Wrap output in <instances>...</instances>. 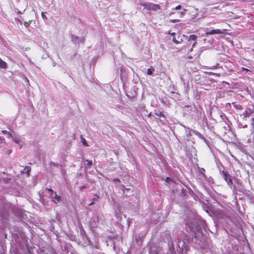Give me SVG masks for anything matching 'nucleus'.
Instances as JSON below:
<instances>
[{
	"label": "nucleus",
	"instance_id": "f257e3e1",
	"mask_svg": "<svg viewBox=\"0 0 254 254\" xmlns=\"http://www.w3.org/2000/svg\"><path fill=\"white\" fill-rule=\"evenodd\" d=\"M221 174L224 178L225 181L227 183V184L229 186H232L233 185V182L232 180L231 176L229 173L225 171L222 170L221 172Z\"/></svg>",
	"mask_w": 254,
	"mask_h": 254
},
{
	"label": "nucleus",
	"instance_id": "f03ea898",
	"mask_svg": "<svg viewBox=\"0 0 254 254\" xmlns=\"http://www.w3.org/2000/svg\"><path fill=\"white\" fill-rule=\"evenodd\" d=\"M226 32L225 29H213V30H208L207 29H206L205 31V35H213V34H225Z\"/></svg>",
	"mask_w": 254,
	"mask_h": 254
},
{
	"label": "nucleus",
	"instance_id": "7ed1b4c3",
	"mask_svg": "<svg viewBox=\"0 0 254 254\" xmlns=\"http://www.w3.org/2000/svg\"><path fill=\"white\" fill-rule=\"evenodd\" d=\"M160 9L161 7L159 4L152 3H148V6L147 9L148 10H156Z\"/></svg>",
	"mask_w": 254,
	"mask_h": 254
},
{
	"label": "nucleus",
	"instance_id": "20e7f679",
	"mask_svg": "<svg viewBox=\"0 0 254 254\" xmlns=\"http://www.w3.org/2000/svg\"><path fill=\"white\" fill-rule=\"evenodd\" d=\"M251 114H252V112L250 110H246L243 113V117L244 118L249 117Z\"/></svg>",
	"mask_w": 254,
	"mask_h": 254
},
{
	"label": "nucleus",
	"instance_id": "39448f33",
	"mask_svg": "<svg viewBox=\"0 0 254 254\" xmlns=\"http://www.w3.org/2000/svg\"><path fill=\"white\" fill-rule=\"evenodd\" d=\"M7 67V64L1 59L0 60V67L5 69Z\"/></svg>",
	"mask_w": 254,
	"mask_h": 254
},
{
	"label": "nucleus",
	"instance_id": "423d86ee",
	"mask_svg": "<svg viewBox=\"0 0 254 254\" xmlns=\"http://www.w3.org/2000/svg\"><path fill=\"white\" fill-rule=\"evenodd\" d=\"M197 36L195 35H191L189 36L188 40H193L196 42Z\"/></svg>",
	"mask_w": 254,
	"mask_h": 254
},
{
	"label": "nucleus",
	"instance_id": "0eeeda50",
	"mask_svg": "<svg viewBox=\"0 0 254 254\" xmlns=\"http://www.w3.org/2000/svg\"><path fill=\"white\" fill-rule=\"evenodd\" d=\"M24 170L25 171V172L27 174V176H29L30 173L31 171V167L30 166H26Z\"/></svg>",
	"mask_w": 254,
	"mask_h": 254
},
{
	"label": "nucleus",
	"instance_id": "6e6552de",
	"mask_svg": "<svg viewBox=\"0 0 254 254\" xmlns=\"http://www.w3.org/2000/svg\"><path fill=\"white\" fill-rule=\"evenodd\" d=\"M80 139H81V142H82V144L84 146H88V144L87 143V141L85 140V139L83 137L82 135L80 136Z\"/></svg>",
	"mask_w": 254,
	"mask_h": 254
},
{
	"label": "nucleus",
	"instance_id": "1a4fd4ad",
	"mask_svg": "<svg viewBox=\"0 0 254 254\" xmlns=\"http://www.w3.org/2000/svg\"><path fill=\"white\" fill-rule=\"evenodd\" d=\"M154 71V68L152 66H151L149 68L147 69V74L148 75H151L153 73V72Z\"/></svg>",
	"mask_w": 254,
	"mask_h": 254
},
{
	"label": "nucleus",
	"instance_id": "9d476101",
	"mask_svg": "<svg viewBox=\"0 0 254 254\" xmlns=\"http://www.w3.org/2000/svg\"><path fill=\"white\" fill-rule=\"evenodd\" d=\"M173 41L176 44H178L180 43H181V42L182 41V39H181V41H179V40H177L175 37H174L173 38Z\"/></svg>",
	"mask_w": 254,
	"mask_h": 254
},
{
	"label": "nucleus",
	"instance_id": "9b49d317",
	"mask_svg": "<svg viewBox=\"0 0 254 254\" xmlns=\"http://www.w3.org/2000/svg\"><path fill=\"white\" fill-rule=\"evenodd\" d=\"M54 198L56 199L58 202H60V201L61 200V196L57 194L56 193H55Z\"/></svg>",
	"mask_w": 254,
	"mask_h": 254
},
{
	"label": "nucleus",
	"instance_id": "f8f14e48",
	"mask_svg": "<svg viewBox=\"0 0 254 254\" xmlns=\"http://www.w3.org/2000/svg\"><path fill=\"white\" fill-rule=\"evenodd\" d=\"M190 230H191L192 232H193V233H195L196 231H198V229H198V228L197 226H196V228H194H194H193V227L190 226Z\"/></svg>",
	"mask_w": 254,
	"mask_h": 254
},
{
	"label": "nucleus",
	"instance_id": "ddd939ff",
	"mask_svg": "<svg viewBox=\"0 0 254 254\" xmlns=\"http://www.w3.org/2000/svg\"><path fill=\"white\" fill-rule=\"evenodd\" d=\"M87 162V165L88 167H90L92 165V161L91 160H86Z\"/></svg>",
	"mask_w": 254,
	"mask_h": 254
},
{
	"label": "nucleus",
	"instance_id": "4468645a",
	"mask_svg": "<svg viewBox=\"0 0 254 254\" xmlns=\"http://www.w3.org/2000/svg\"><path fill=\"white\" fill-rule=\"evenodd\" d=\"M140 4L144 6L145 8L147 9L148 3H141Z\"/></svg>",
	"mask_w": 254,
	"mask_h": 254
},
{
	"label": "nucleus",
	"instance_id": "2eb2a0df",
	"mask_svg": "<svg viewBox=\"0 0 254 254\" xmlns=\"http://www.w3.org/2000/svg\"><path fill=\"white\" fill-rule=\"evenodd\" d=\"M150 254H158V253L157 251H153L151 250L149 251Z\"/></svg>",
	"mask_w": 254,
	"mask_h": 254
},
{
	"label": "nucleus",
	"instance_id": "dca6fc26",
	"mask_svg": "<svg viewBox=\"0 0 254 254\" xmlns=\"http://www.w3.org/2000/svg\"><path fill=\"white\" fill-rule=\"evenodd\" d=\"M241 70H243V71H251H251L250 70H249V69H247V68H245V67H241Z\"/></svg>",
	"mask_w": 254,
	"mask_h": 254
},
{
	"label": "nucleus",
	"instance_id": "f3484780",
	"mask_svg": "<svg viewBox=\"0 0 254 254\" xmlns=\"http://www.w3.org/2000/svg\"><path fill=\"white\" fill-rule=\"evenodd\" d=\"M196 42H194L193 43V44H192V47H191V49H190V52H192V50H193V47L195 46V44H196Z\"/></svg>",
	"mask_w": 254,
	"mask_h": 254
},
{
	"label": "nucleus",
	"instance_id": "a211bd4d",
	"mask_svg": "<svg viewBox=\"0 0 254 254\" xmlns=\"http://www.w3.org/2000/svg\"><path fill=\"white\" fill-rule=\"evenodd\" d=\"M8 137H11L12 138H13V136L12 135L11 133L10 132H8L6 134Z\"/></svg>",
	"mask_w": 254,
	"mask_h": 254
},
{
	"label": "nucleus",
	"instance_id": "6ab92c4d",
	"mask_svg": "<svg viewBox=\"0 0 254 254\" xmlns=\"http://www.w3.org/2000/svg\"><path fill=\"white\" fill-rule=\"evenodd\" d=\"M41 15L43 19H47V16L45 15V14L43 12H42Z\"/></svg>",
	"mask_w": 254,
	"mask_h": 254
},
{
	"label": "nucleus",
	"instance_id": "aec40b11",
	"mask_svg": "<svg viewBox=\"0 0 254 254\" xmlns=\"http://www.w3.org/2000/svg\"><path fill=\"white\" fill-rule=\"evenodd\" d=\"M113 181H114V182H119V183L121 182V181H120V180L119 178L113 179Z\"/></svg>",
	"mask_w": 254,
	"mask_h": 254
},
{
	"label": "nucleus",
	"instance_id": "412c9836",
	"mask_svg": "<svg viewBox=\"0 0 254 254\" xmlns=\"http://www.w3.org/2000/svg\"><path fill=\"white\" fill-rule=\"evenodd\" d=\"M210 74H213L214 75H216L217 76H219L220 75V73H212V72H210Z\"/></svg>",
	"mask_w": 254,
	"mask_h": 254
},
{
	"label": "nucleus",
	"instance_id": "4be33fe9",
	"mask_svg": "<svg viewBox=\"0 0 254 254\" xmlns=\"http://www.w3.org/2000/svg\"><path fill=\"white\" fill-rule=\"evenodd\" d=\"M180 21L179 19H173L171 20V22L175 23Z\"/></svg>",
	"mask_w": 254,
	"mask_h": 254
},
{
	"label": "nucleus",
	"instance_id": "5701e85b",
	"mask_svg": "<svg viewBox=\"0 0 254 254\" xmlns=\"http://www.w3.org/2000/svg\"><path fill=\"white\" fill-rule=\"evenodd\" d=\"M24 24L25 27H28L30 25V22H25Z\"/></svg>",
	"mask_w": 254,
	"mask_h": 254
},
{
	"label": "nucleus",
	"instance_id": "b1692460",
	"mask_svg": "<svg viewBox=\"0 0 254 254\" xmlns=\"http://www.w3.org/2000/svg\"><path fill=\"white\" fill-rule=\"evenodd\" d=\"M12 139H13V141H14L15 143H19V141L16 138L13 137V138Z\"/></svg>",
	"mask_w": 254,
	"mask_h": 254
},
{
	"label": "nucleus",
	"instance_id": "393cba45",
	"mask_svg": "<svg viewBox=\"0 0 254 254\" xmlns=\"http://www.w3.org/2000/svg\"><path fill=\"white\" fill-rule=\"evenodd\" d=\"M4 141V139L3 137L0 136V143H2Z\"/></svg>",
	"mask_w": 254,
	"mask_h": 254
},
{
	"label": "nucleus",
	"instance_id": "a878e982",
	"mask_svg": "<svg viewBox=\"0 0 254 254\" xmlns=\"http://www.w3.org/2000/svg\"><path fill=\"white\" fill-rule=\"evenodd\" d=\"M181 8V5H177L176 7H175V9L176 10H178V9H180Z\"/></svg>",
	"mask_w": 254,
	"mask_h": 254
},
{
	"label": "nucleus",
	"instance_id": "bb28decb",
	"mask_svg": "<svg viewBox=\"0 0 254 254\" xmlns=\"http://www.w3.org/2000/svg\"><path fill=\"white\" fill-rule=\"evenodd\" d=\"M218 65V64H216V65L211 66V67L210 68H211V69L216 68L217 67Z\"/></svg>",
	"mask_w": 254,
	"mask_h": 254
},
{
	"label": "nucleus",
	"instance_id": "cd10ccee",
	"mask_svg": "<svg viewBox=\"0 0 254 254\" xmlns=\"http://www.w3.org/2000/svg\"><path fill=\"white\" fill-rule=\"evenodd\" d=\"M204 172H205V170L203 169V168H202L201 170H200V173L201 174H203L204 175Z\"/></svg>",
	"mask_w": 254,
	"mask_h": 254
},
{
	"label": "nucleus",
	"instance_id": "c85d7f7f",
	"mask_svg": "<svg viewBox=\"0 0 254 254\" xmlns=\"http://www.w3.org/2000/svg\"><path fill=\"white\" fill-rule=\"evenodd\" d=\"M8 132V131H6V130H2V131H1V132H2L3 134H7Z\"/></svg>",
	"mask_w": 254,
	"mask_h": 254
},
{
	"label": "nucleus",
	"instance_id": "c756f323",
	"mask_svg": "<svg viewBox=\"0 0 254 254\" xmlns=\"http://www.w3.org/2000/svg\"><path fill=\"white\" fill-rule=\"evenodd\" d=\"M86 188V186H82L80 187L81 190H82L83 189H84Z\"/></svg>",
	"mask_w": 254,
	"mask_h": 254
},
{
	"label": "nucleus",
	"instance_id": "7c9ffc66",
	"mask_svg": "<svg viewBox=\"0 0 254 254\" xmlns=\"http://www.w3.org/2000/svg\"><path fill=\"white\" fill-rule=\"evenodd\" d=\"M48 190L49 191H50V192H54L53 190L52 189H51V188L49 189Z\"/></svg>",
	"mask_w": 254,
	"mask_h": 254
},
{
	"label": "nucleus",
	"instance_id": "2f4dec72",
	"mask_svg": "<svg viewBox=\"0 0 254 254\" xmlns=\"http://www.w3.org/2000/svg\"><path fill=\"white\" fill-rule=\"evenodd\" d=\"M15 20H17V21L19 22L20 23H22L21 21L19 19L16 18Z\"/></svg>",
	"mask_w": 254,
	"mask_h": 254
},
{
	"label": "nucleus",
	"instance_id": "473e14b6",
	"mask_svg": "<svg viewBox=\"0 0 254 254\" xmlns=\"http://www.w3.org/2000/svg\"><path fill=\"white\" fill-rule=\"evenodd\" d=\"M169 34H170L171 35H172V36H175V33H174V32H173V33H170V32H169Z\"/></svg>",
	"mask_w": 254,
	"mask_h": 254
},
{
	"label": "nucleus",
	"instance_id": "72a5a7b5",
	"mask_svg": "<svg viewBox=\"0 0 254 254\" xmlns=\"http://www.w3.org/2000/svg\"><path fill=\"white\" fill-rule=\"evenodd\" d=\"M12 152V150L11 149H9L8 150V154L9 155Z\"/></svg>",
	"mask_w": 254,
	"mask_h": 254
},
{
	"label": "nucleus",
	"instance_id": "f704fd0d",
	"mask_svg": "<svg viewBox=\"0 0 254 254\" xmlns=\"http://www.w3.org/2000/svg\"><path fill=\"white\" fill-rule=\"evenodd\" d=\"M169 179H169V177H167V178H166L165 181H166V182H168V181L169 180Z\"/></svg>",
	"mask_w": 254,
	"mask_h": 254
},
{
	"label": "nucleus",
	"instance_id": "c9c22d12",
	"mask_svg": "<svg viewBox=\"0 0 254 254\" xmlns=\"http://www.w3.org/2000/svg\"><path fill=\"white\" fill-rule=\"evenodd\" d=\"M252 122L254 123V118L252 119Z\"/></svg>",
	"mask_w": 254,
	"mask_h": 254
},
{
	"label": "nucleus",
	"instance_id": "e433bc0d",
	"mask_svg": "<svg viewBox=\"0 0 254 254\" xmlns=\"http://www.w3.org/2000/svg\"><path fill=\"white\" fill-rule=\"evenodd\" d=\"M19 146H20V148H22V145L21 144H19Z\"/></svg>",
	"mask_w": 254,
	"mask_h": 254
},
{
	"label": "nucleus",
	"instance_id": "4c0bfd02",
	"mask_svg": "<svg viewBox=\"0 0 254 254\" xmlns=\"http://www.w3.org/2000/svg\"><path fill=\"white\" fill-rule=\"evenodd\" d=\"M189 59H191V58H192V57H191V56H189Z\"/></svg>",
	"mask_w": 254,
	"mask_h": 254
},
{
	"label": "nucleus",
	"instance_id": "58836bf2",
	"mask_svg": "<svg viewBox=\"0 0 254 254\" xmlns=\"http://www.w3.org/2000/svg\"><path fill=\"white\" fill-rule=\"evenodd\" d=\"M1 60V59L0 58V60Z\"/></svg>",
	"mask_w": 254,
	"mask_h": 254
}]
</instances>
